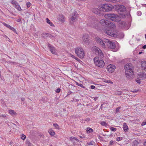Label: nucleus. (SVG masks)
Returning a JSON list of instances; mask_svg holds the SVG:
<instances>
[{
    "instance_id": "obj_8",
    "label": "nucleus",
    "mask_w": 146,
    "mask_h": 146,
    "mask_svg": "<svg viewBox=\"0 0 146 146\" xmlns=\"http://www.w3.org/2000/svg\"><path fill=\"white\" fill-rule=\"evenodd\" d=\"M96 40L98 43L99 44L101 45V46L103 48H104L105 47V39L104 40H102L100 38L97 37L96 39Z\"/></svg>"
},
{
    "instance_id": "obj_2",
    "label": "nucleus",
    "mask_w": 146,
    "mask_h": 146,
    "mask_svg": "<svg viewBox=\"0 0 146 146\" xmlns=\"http://www.w3.org/2000/svg\"><path fill=\"white\" fill-rule=\"evenodd\" d=\"M100 23L103 24L104 25H105L106 26L110 29H114L116 27L115 24L113 22L109 21L102 19L100 21Z\"/></svg>"
},
{
    "instance_id": "obj_31",
    "label": "nucleus",
    "mask_w": 146,
    "mask_h": 146,
    "mask_svg": "<svg viewBox=\"0 0 146 146\" xmlns=\"http://www.w3.org/2000/svg\"><path fill=\"white\" fill-rule=\"evenodd\" d=\"M15 7L18 10L20 11L21 10L20 6L18 5H17L15 6Z\"/></svg>"
},
{
    "instance_id": "obj_23",
    "label": "nucleus",
    "mask_w": 146,
    "mask_h": 146,
    "mask_svg": "<svg viewBox=\"0 0 146 146\" xmlns=\"http://www.w3.org/2000/svg\"><path fill=\"white\" fill-rule=\"evenodd\" d=\"M93 129L90 127H87L86 129V132L88 133H89L93 131Z\"/></svg>"
},
{
    "instance_id": "obj_21",
    "label": "nucleus",
    "mask_w": 146,
    "mask_h": 146,
    "mask_svg": "<svg viewBox=\"0 0 146 146\" xmlns=\"http://www.w3.org/2000/svg\"><path fill=\"white\" fill-rule=\"evenodd\" d=\"M123 128L124 131L126 132L128 131V126L125 123H123Z\"/></svg>"
},
{
    "instance_id": "obj_37",
    "label": "nucleus",
    "mask_w": 146,
    "mask_h": 146,
    "mask_svg": "<svg viewBox=\"0 0 146 146\" xmlns=\"http://www.w3.org/2000/svg\"><path fill=\"white\" fill-rule=\"evenodd\" d=\"M53 126L56 129H58L59 128V125L57 123H54Z\"/></svg>"
},
{
    "instance_id": "obj_56",
    "label": "nucleus",
    "mask_w": 146,
    "mask_h": 146,
    "mask_svg": "<svg viewBox=\"0 0 146 146\" xmlns=\"http://www.w3.org/2000/svg\"><path fill=\"white\" fill-rule=\"evenodd\" d=\"M113 141L112 140L110 142V145H112L113 144Z\"/></svg>"
},
{
    "instance_id": "obj_47",
    "label": "nucleus",
    "mask_w": 146,
    "mask_h": 146,
    "mask_svg": "<svg viewBox=\"0 0 146 146\" xmlns=\"http://www.w3.org/2000/svg\"><path fill=\"white\" fill-rule=\"evenodd\" d=\"M94 143L93 141H91L89 143H87L88 145H93V143Z\"/></svg>"
},
{
    "instance_id": "obj_24",
    "label": "nucleus",
    "mask_w": 146,
    "mask_h": 146,
    "mask_svg": "<svg viewBox=\"0 0 146 146\" xmlns=\"http://www.w3.org/2000/svg\"><path fill=\"white\" fill-rule=\"evenodd\" d=\"M127 62L128 59H125L122 60L121 62L122 64L125 65L126 64H128Z\"/></svg>"
},
{
    "instance_id": "obj_30",
    "label": "nucleus",
    "mask_w": 146,
    "mask_h": 146,
    "mask_svg": "<svg viewBox=\"0 0 146 146\" xmlns=\"http://www.w3.org/2000/svg\"><path fill=\"white\" fill-rule=\"evenodd\" d=\"M48 132L50 135H51L53 136L55 135V133L53 131L51 130H49Z\"/></svg>"
},
{
    "instance_id": "obj_29",
    "label": "nucleus",
    "mask_w": 146,
    "mask_h": 146,
    "mask_svg": "<svg viewBox=\"0 0 146 146\" xmlns=\"http://www.w3.org/2000/svg\"><path fill=\"white\" fill-rule=\"evenodd\" d=\"M76 84L77 85L80 87L81 88H85V87L82 84H79L78 82H75Z\"/></svg>"
},
{
    "instance_id": "obj_53",
    "label": "nucleus",
    "mask_w": 146,
    "mask_h": 146,
    "mask_svg": "<svg viewBox=\"0 0 146 146\" xmlns=\"http://www.w3.org/2000/svg\"><path fill=\"white\" fill-rule=\"evenodd\" d=\"M106 1H109L110 2H112L114 3L113 0H106Z\"/></svg>"
},
{
    "instance_id": "obj_40",
    "label": "nucleus",
    "mask_w": 146,
    "mask_h": 146,
    "mask_svg": "<svg viewBox=\"0 0 146 146\" xmlns=\"http://www.w3.org/2000/svg\"><path fill=\"white\" fill-rule=\"evenodd\" d=\"M110 129L112 131H115L116 130V129L115 128L111 127L110 128Z\"/></svg>"
},
{
    "instance_id": "obj_16",
    "label": "nucleus",
    "mask_w": 146,
    "mask_h": 146,
    "mask_svg": "<svg viewBox=\"0 0 146 146\" xmlns=\"http://www.w3.org/2000/svg\"><path fill=\"white\" fill-rule=\"evenodd\" d=\"M134 76L133 71L128 70V79L133 78Z\"/></svg>"
},
{
    "instance_id": "obj_1",
    "label": "nucleus",
    "mask_w": 146,
    "mask_h": 146,
    "mask_svg": "<svg viewBox=\"0 0 146 146\" xmlns=\"http://www.w3.org/2000/svg\"><path fill=\"white\" fill-rule=\"evenodd\" d=\"M114 9L117 11L122 18H124L126 16H128V13L126 11V8L123 5H115Z\"/></svg>"
},
{
    "instance_id": "obj_61",
    "label": "nucleus",
    "mask_w": 146,
    "mask_h": 146,
    "mask_svg": "<svg viewBox=\"0 0 146 146\" xmlns=\"http://www.w3.org/2000/svg\"><path fill=\"white\" fill-rule=\"evenodd\" d=\"M80 137L82 139L85 138L84 136H80Z\"/></svg>"
},
{
    "instance_id": "obj_62",
    "label": "nucleus",
    "mask_w": 146,
    "mask_h": 146,
    "mask_svg": "<svg viewBox=\"0 0 146 146\" xmlns=\"http://www.w3.org/2000/svg\"><path fill=\"white\" fill-rule=\"evenodd\" d=\"M113 135V134L111 133L109 135H108L107 136H109V137H111Z\"/></svg>"
},
{
    "instance_id": "obj_33",
    "label": "nucleus",
    "mask_w": 146,
    "mask_h": 146,
    "mask_svg": "<svg viewBox=\"0 0 146 146\" xmlns=\"http://www.w3.org/2000/svg\"><path fill=\"white\" fill-rule=\"evenodd\" d=\"M71 57H72V58H74L76 60H77V61H78V62H82V61H81V60H80L79 58H78L75 57L73 55H72L71 56Z\"/></svg>"
},
{
    "instance_id": "obj_4",
    "label": "nucleus",
    "mask_w": 146,
    "mask_h": 146,
    "mask_svg": "<svg viewBox=\"0 0 146 146\" xmlns=\"http://www.w3.org/2000/svg\"><path fill=\"white\" fill-rule=\"evenodd\" d=\"M94 62L95 65L100 68H102L105 66L104 61L102 60H100L99 58L96 57L94 58Z\"/></svg>"
},
{
    "instance_id": "obj_34",
    "label": "nucleus",
    "mask_w": 146,
    "mask_h": 146,
    "mask_svg": "<svg viewBox=\"0 0 146 146\" xmlns=\"http://www.w3.org/2000/svg\"><path fill=\"white\" fill-rule=\"evenodd\" d=\"M9 113L11 115H13L16 114V113L13 110H9Z\"/></svg>"
},
{
    "instance_id": "obj_14",
    "label": "nucleus",
    "mask_w": 146,
    "mask_h": 146,
    "mask_svg": "<svg viewBox=\"0 0 146 146\" xmlns=\"http://www.w3.org/2000/svg\"><path fill=\"white\" fill-rule=\"evenodd\" d=\"M96 52V53H98V55H99L101 57H104V54L102 52V50L99 48L96 47L95 49Z\"/></svg>"
},
{
    "instance_id": "obj_57",
    "label": "nucleus",
    "mask_w": 146,
    "mask_h": 146,
    "mask_svg": "<svg viewBox=\"0 0 146 146\" xmlns=\"http://www.w3.org/2000/svg\"><path fill=\"white\" fill-rule=\"evenodd\" d=\"M74 139H75V140L76 141L78 142L79 141V140L78 139H77L76 137H74Z\"/></svg>"
},
{
    "instance_id": "obj_36",
    "label": "nucleus",
    "mask_w": 146,
    "mask_h": 146,
    "mask_svg": "<svg viewBox=\"0 0 146 146\" xmlns=\"http://www.w3.org/2000/svg\"><path fill=\"white\" fill-rule=\"evenodd\" d=\"M78 15V14H77V12L76 11H74L72 13V15L77 17Z\"/></svg>"
},
{
    "instance_id": "obj_49",
    "label": "nucleus",
    "mask_w": 146,
    "mask_h": 146,
    "mask_svg": "<svg viewBox=\"0 0 146 146\" xmlns=\"http://www.w3.org/2000/svg\"><path fill=\"white\" fill-rule=\"evenodd\" d=\"M27 144H28V146H32V144L30 142H28Z\"/></svg>"
},
{
    "instance_id": "obj_5",
    "label": "nucleus",
    "mask_w": 146,
    "mask_h": 146,
    "mask_svg": "<svg viewBox=\"0 0 146 146\" xmlns=\"http://www.w3.org/2000/svg\"><path fill=\"white\" fill-rule=\"evenodd\" d=\"M115 5L113 6L110 4H105L102 7V10L104 11H109L114 9Z\"/></svg>"
},
{
    "instance_id": "obj_28",
    "label": "nucleus",
    "mask_w": 146,
    "mask_h": 146,
    "mask_svg": "<svg viewBox=\"0 0 146 146\" xmlns=\"http://www.w3.org/2000/svg\"><path fill=\"white\" fill-rule=\"evenodd\" d=\"M70 140L73 142V144L75 145V139H74V137H71L70 138Z\"/></svg>"
},
{
    "instance_id": "obj_25",
    "label": "nucleus",
    "mask_w": 146,
    "mask_h": 146,
    "mask_svg": "<svg viewBox=\"0 0 146 146\" xmlns=\"http://www.w3.org/2000/svg\"><path fill=\"white\" fill-rule=\"evenodd\" d=\"M46 22L49 24L51 26H54L53 23L51 22L50 20L48 18H46Z\"/></svg>"
},
{
    "instance_id": "obj_39",
    "label": "nucleus",
    "mask_w": 146,
    "mask_h": 146,
    "mask_svg": "<svg viewBox=\"0 0 146 146\" xmlns=\"http://www.w3.org/2000/svg\"><path fill=\"white\" fill-rule=\"evenodd\" d=\"M104 82H105L106 83H110L111 84H113V82L111 81L110 80H105Z\"/></svg>"
},
{
    "instance_id": "obj_26",
    "label": "nucleus",
    "mask_w": 146,
    "mask_h": 146,
    "mask_svg": "<svg viewBox=\"0 0 146 146\" xmlns=\"http://www.w3.org/2000/svg\"><path fill=\"white\" fill-rule=\"evenodd\" d=\"M139 143V142L137 140H135L133 142V145L132 146H137L138 144Z\"/></svg>"
},
{
    "instance_id": "obj_35",
    "label": "nucleus",
    "mask_w": 146,
    "mask_h": 146,
    "mask_svg": "<svg viewBox=\"0 0 146 146\" xmlns=\"http://www.w3.org/2000/svg\"><path fill=\"white\" fill-rule=\"evenodd\" d=\"M100 124L103 126H106L107 125V124L106 122L104 121H102L101 122Z\"/></svg>"
},
{
    "instance_id": "obj_13",
    "label": "nucleus",
    "mask_w": 146,
    "mask_h": 146,
    "mask_svg": "<svg viewBox=\"0 0 146 146\" xmlns=\"http://www.w3.org/2000/svg\"><path fill=\"white\" fill-rule=\"evenodd\" d=\"M105 33L108 35L115 37L116 36V34L113 33L110 30L105 31Z\"/></svg>"
},
{
    "instance_id": "obj_54",
    "label": "nucleus",
    "mask_w": 146,
    "mask_h": 146,
    "mask_svg": "<svg viewBox=\"0 0 146 146\" xmlns=\"http://www.w3.org/2000/svg\"><path fill=\"white\" fill-rule=\"evenodd\" d=\"M90 88L92 89H94L95 88V86H94V85H91L90 86Z\"/></svg>"
},
{
    "instance_id": "obj_48",
    "label": "nucleus",
    "mask_w": 146,
    "mask_h": 146,
    "mask_svg": "<svg viewBox=\"0 0 146 146\" xmlns=\"http://www.w3.org/2000/svg\"><path fill=\"white\" fill-rule=\"evenodd\" d=\"M120 108V107H118L116 108V113H117L119 111V110Z\"/></svg>"
},
{
    "instance_id": "obj_42",
    "label": "nucleus",
    "mask_w": 146,
    "mask_h": 146,
    "mask_svg": "<svg viewBox=\"0 0 146 146\" xmlns=\"http://www.w3.org/2000/svg\"><path fill=\"white\" fill-rule=\"evenodd\" d=\"M76 17H75L74 16L72 15V17L71 18V20L73 21H75L76 19Z\"/></svg>"
},
{
    "instance_id": "obj_41",
    "label": "nucleus",
    "mask_w": 146,
    "mask_h": 146,
    "mask_svg": "<svg viewBox=\"0 0 146 146\" xmlns=\"http://www.w3.org/2000/svg\"><path fill=\"white\" fill-rule=\"evenodd\" d=\"M26 136L23 135V134L21 136V139L23 140H25L26 138Z\"/></svg>"
},
{
    "instance_id": "obj_58",
    "label": "nucleus",
    "mask_w": 146,
    "mask_h": 146,
    "mask_svg": "<svg viewBox=\"0 0 146 146\" xmlns=\"http://www.w3.org/2000/svg\"><path fill=\"white\" fill-rule=\"evenodd\" d=\"M72 93V92L70 91H69L68 92L66 96H68V95Z\"/></svg>"
},
{
    "instance_id": "obj_3",
    "label": "nucleus",
    "mask_w": 146,
    "mask_h": 146,
    "mask_svg": "<svg viewBox=\"0 0 146 146\" xmlns=\"http://www.w3.org/2000/svg\"><path fill=\"white\" fill-rule=\"evenodd\" d=\"M108 18L112 21L115 22L119 21L121 18L119 15L113 13H110L107 14Z\"/></svg>"
},
{
    "instance_id": "obj_20",
    "label": "nucleus",
    "mask_w": 146,
    "mask_h": 146,
    "mask_svg": "<svg viewBox=\"0 0 146 146\" xmlns=\"http://www.w3.org/2000/svg\"><path fill=\"white\" fill-rule=\"evenodd\" d=\"M134 70L133 65L130 63H128V70L133 71Z\"/></svg>"
},
{
    "instance_id": "obj_59",
    "label": "nucleus",
    "mask_w": 146,
    "mask_h": 146,
    "mask_svg": "<svg viewBox=\"0 0 146 146\" xmlns=\"http://www.w3.org/2000/svg\"><path fill=\"white\" fill-rule=\"evenodd\" d=\"M21 20V19L19 18L17 19V21L18 22H20Z\"/></svg>"
},
{
    "instance_id": "obj_46",
    "label": "nucleus",
    "mask_w": 146,
    "mask_h": 146,
    "mask_svg": "<svg viewBox=\"0 0 146 146\" xmlns=\"http://www.w3.org/2000/svg\"><path fill=\"white\" fill-rule=\"evenodd\" d=\"M141 14L142 13L141 11H138L137 13V15L138 16L141 15Z\"/></svg>"
},
{
    "instance_id": "obj_43",
    "label": "nucleus",
    "mask_w": 146,
    "mask_h": 146,
    "mask_svg": "<svg viewBox=\"0 0 146 146\" xmlns=\"http://www.w3.org/2000/svg\"><path fill=\"white\" fill-rule=\"evenodd\" d=\"M31 3L29 2H27L26 3V5L28 8L31 5Z\"/></svg>"
},
{
    "instance_id": "obj_12",
    "label": "nucleus",
    "mask_w": 146,
    "mask_h": 146,
    "mask_svg": "<svg viewBox=\"0 0 146 146\" xmlns=\"http://www.w3.org/2000/svg\"><path fill=\"white\" fill-rule=\"evenodd\" d=\"M82 39L84 44H89L88 35V34L84 35L82 38Z\"/></svg>"
},
{
    "instance_id": "obj_60",
    "label": "nucleus",
    "mask_w": 146,
    "mask_h": 146,
    "mask_svg": "<svg viewBox=\"0 0 146 146\" xmlns=\"http://www.w3.org/2000/svg\"><path fill=\"white\" fill-rule=\"evenodd\" d=\"M142 48L144 49H146V44L144 45V46H143L142 47Z\"/></svg>"
},
{
    "instance_id": "obj_55",
    "label": "nucleus",
    "mask_w": 146,
    "mask_h": 146,
    "mask_svg": "<svg viewBox=\"0 0 146 146\" xmlns=\"http://www.w3.org/2000/svg\"><path fill=\"white\" fill-rule=\"evenodd\" d=\"M98 97H96L94 98V100L95 101H96L98 99Z\"/></svg>"
},
{
    "instance_id": "obj_10",
    "label": "nucleus",
    "mask_w": 146,
    "mask_h": 146,
    "mask_svg": "<svg viewBox=\"0 0 146 146\" xmlns=\"http://www.w3.org/2000/svg\"><path fill=\"white\" fill-rule=\"evenodd\" d=\"M115 68L116 67L115 66H113L111 64L108 66L107 67V68L109 72L111 73H112L114 71L115 69Z\"/></svg>"
},
{
    "instance_id": "obj_27",
    "label": "nucleus",
    "mask_w": 146,
    "mask_h": 146,
    "mask_svg": "<svg viewBox=\"0 0 146 146\" xmlns=\"http://www.w3.org/2000/svg\"><path fill=\"white\" fill-rule=\"evenodd\" d=\"M64 16L63 15H61L60 16L59 18L60 19V21L62 22H63L64 21Z\"/></svg>"
},
{
    "instance_id": "obj_11",
    "label": "nucleus",
    "mask_w": 146,
    "mask_h": 146,
    "mask_svg": "<svg viewBox=\"0 0 146 146\" xmlns=\"http://www.w3.org/2000/svg\"><path fill=\"white\" fill-rule=\"evenodd\" d=\"M3 24L7 27L9 28V29L13 31L16 34H17V33L16 29H14L13 27H12L10 25H9L5 23H3Z\"/></svg>"
},
{
    "instance_id": "obj_19",
    "label": "nucleus",
    "mask_w": 146,
    "mask_h": 146,
    "mask_svg": "<svg viewBox=\"0 0 146 146\" xmlns=\"http://www.w3.org/2000/svg\"><path fill=\"white\" fill-rule=\"evenodd\" d=\"M123 70L125 71V74L127 78L128 76V64H127L125 65Z\"/></svg>"
},
{
    "instance_id": "obj_15",
    "label": "nucleus",
    "mask_w": 146,
    "mask_h": 146,
    "mask_svg": "<svg viewBox=\"0 0 146 146\" xmlns=\"http://www.w3.org/2000/svg\"><path fill=\"white\" fill-rule=\"evenodd\" d=\"M118 22V26L121 28H123L125 27L126 25V22L123 21H121V20Z\"/></svg>"
},
{
    "instance_id": "obj_22",
    "label": "nucleus",
    "mask_w": 146,
    "mask_h": 146,
    "mask_svg": "<svg viewBox=\"0 0 146 146\" xmlns=\"http://www.w3.org/2000/svg\"><path fill=\"white\" fill-rule=\"evenodd\" d=\"M102 8H100L99 7V9H93V12L94 13H95L96 14H100V12L99 10L100 9Z\"/></svg>"
},
{
    "instance_id": "obj_18",
    "label": "nucleus",
    "mask_w": 146,
    "mask_h": 146,
    "mask_svg": "<svg viewBox=\"0 0 146 146\" xmlns=\"http://www.w3.org/2000/svg\"><path fill=\"white\" fill-rule=\"evenodd\" d=\"M138 77L141 78L142 80H144L146 78V74L145 73H141L138 74Z\"/></svg>"
},
{
    "instance_id": "obj_52",
    "label": "nucleus",
    "mask_w": 146,
    "mask_h": 146,
    "mask_svg": "<svg viewBox=\"0 0 146 146\" xmlns=\"http://www.w3.org/2000/svg\"><path fill=\"white\" fill-rule=\"evenodd\" d=\"M121 140V139L120 137H117L116 139V141H119Z\"/></svg>"
},
{
    "instance_id": "obj_51",
    "label": "nucleus",
    "mask_w": 146,
    "mask_h": 146,
    "mask_svg": "<svg viewBox=\"0 0 146 146\" xmlns=\"http://www.w3.org/2000/svg\"><path fill=\"white\" fill-rule=\"evenodd\" d=\"M114 1V3L115 2H120L121 0H113Z\"/></svg>"
},
{
    "instance_id": "obj_63",
    "label": "nucleus",
    "mask_w": 146,
    "mask_h": 146,
    "mask_svg": "<svg viewBox=\"0 0 146 146\" xmlns=\"http://www.w3.org/2000/svg\"><path fill=\"white\" fill-rule=\"evenodd\" d=\"M25 100V99L24 98H21V100L22 101H24Z\"/></svg>"
},
{
    "instance_id": "obj_64",
    "label": "nucleus",
    "mask_w": 146,
    "mask_h": 146,
    "mask_svg": "<svg viewBox=\"0 0 146 146\" xmlns=\"http://www.w3.org/2000/svg\"><path fill=\"white\" fill-rule=\"evenodd\" d=\"M128 19H129V18L131 17V15L129 13H128Z\"/></svg>"
},
{
    "instance_id": "obj_17",
    "label": "nucleus",
    "mask_w": 146,
    "mask_h": 146,
    "mask_svg": "<svg viewBox=\"0 0 146 146\" xmlns=\"http://www.w3.org/2000/svg\"><path fill=\"white\" fill-rule=\"evenodd\" d=\"M141 63V68L142 70L146 71V61H142Z\"/></svg>"
},
{
    "instance_id": "obj_45",
    "label": "nucleus",
    "mask_w": 146,
    "mask_h": 146,
    "mask_svg": "<svg viewBox=\"0 0 146 146\" xmlns=\"http://www.w3.org/2000/svg\"><path fill=\"white\" fill-rule=\"evenodd\" d=\"M60 90L61 89L60 88H58L56 90L55 92L56 93H59L60 92Z\"/></svg>"
},
{
    "instance_id": "obj_32",
    "label": "nucleus",
    "mask_w": 146,
    "mask_h": 146,
    "mask_svg": "<svg viewBox=\"0 0 146 146\" xmlns=\"http://www.w3.org/2000/svg\"><path fill=\"white\" fill-rule=\"evenodd\" d=\"M45 35L47 37H50V38H52V37H54L52 35L49 33H45Z\"/></svg>"
},
{
    "instance_id": "obj_9",
    "label": "nucleus",
    "mask_w": 146,
    "mask_h": 146,
    "mask_svg": "<svg viewBox=\"0 0 146 146\" xmlns=\"http://www.w3.org/2000/svg\"><path fill=\"white\" fill-rule=\"evenodd\" d=\"M48 47L49 48V50L53 54H56V52L55 51V48L51 44L49 43H48Z\"/></svg>"
},
{
    "instance_id": "obj_44",
    "label": "nucleus",
    "mask_w": 146,
    "mask_h": 146,
    "mask_svg": "<svg viewBox=\"0 0 146 146\" xmlns=\"http://www.w3.org/2000/svg\"><path fill=\"white\" fill-rule=\"evenodd\" d=\"M138 80H136V82L138 83L139 84H140L141 83L140 79H139L138 78H137Z\"/></svg>"
},
{
    "instance_id": "obj_50",
    "label": "nucleus",
    "mask_w": 146,
    "mask_h": 146,
    "mask_svg": "<svg viewBox=\"0 0 146 146\" xmlns=\"http://www.w3.org/2000/svg\"><path fill=\"white\" fill-rule=\"evenodd\" d=\"M138 90H133V91H131V92L135 93L136 92H138Z\"/></svg>"
},
{
    "instance_id": "obj_38",
    "label": "nucleus",
    "mask_w": 146,
    "mask_h": 146,
    "mask_svg": "<svg viewBox=\"0 0 146 146\" xmlns=\"http://www.w3.org/2000/svg\"><path fill=\"white\" fill-rule=\"evenodd\" d=\"M11 3L15 5V6L17 5H18V3L15 0H12Z\"/></svg>"
},
{
    "instance_id": "obj_7",
    "label": "nucleus",
    "mask_w": 146,
    "mask_h": 146,
    "mask_svg": "<svg viewBox=\"0 0 146 146\" xmlns=\"http://www.w3.org/2000/svg\"><path fill=\"white\" fill-rule=\"evenodd\" d=\"M105 42L109 48L113 49L115 48V45L113 42L109 41L108 39H106Z\"/></svg>"
},
{
    "instance_id": "obj_6",
    "label": "nucleus",
    "mask_w": 146,
    "mask_h": 146,
    "mask_svg": "<svg viewBox=\"0 0 146 146\" xmlns=\"http://www.w3.org/2000/svg\"><path fill=\"white\" fill-rule=\"evenodd\" d=\"M76 53L80 58H84L85 56L83 48H78L76 49Z\"/></svg>"
}]
</instances>
